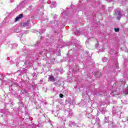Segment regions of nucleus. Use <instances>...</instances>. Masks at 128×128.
<instances>
[{"instance_id": "obj_1", "label": "nucleus", "mask_w": 128, "mask_h": 128, "mask_svg": "<svg viewBox=\"0 0 128 128\" xmlns=\"http://www.w3.org/2000/svg\"><path fill=\"white\" fill-rule=\"evenodd\" d=\"M21 26L22 28H26V26L27 28H30L32 24H30V22H26L24 23H22Z\"/></svg>"}, {"instance_id": "obj_2", "label": "nucleus", "mask_w": 128, "mask_h": 128, "mask_svg": "<svg viewBox=\"0 0 128 128\" xmlns=\"http://www.w3.org/2000/svg\"><path fill=\"white\" fill-rule=\"evenodd\" d=\"M115 16H116L118 20H120V18L122 16V14H120V12L115 10Z\"/></svg>"}, {"instance_id": "obj_3", "label": "nucleus", "mask_w": 128, "mask_h": 128, "mask_svg": "<svg viewBox=\"0 0 128 128\" xmlns=\"http://www.w3.org/2000/svg\"><path fill=\"white\" fill-rule=\"evenodd\" d=\"M22 16H24V14H19L18 16H17L16 18L15 22H18V20H20V18H22Z\"/></svg>"}, {"instance_id": "obj_4", "label": "nucleus", "mask_w": 128, "mask_h": 128, "mask_svg": "<svg viewBox=\"0 0 128 128\" xmlns=\"http://www.w3.org/2000/svg\"><path fill=\"white\" fill-rule=\"evenodd\" d=\"M56 2H52L50 6V8H56Z\"/></svg>"}, {"instance_id": "obj_5", "label": "nucleus", "mask_w": 128, "mask_h": 128, "mask_svg": "<svg viewBox=\"0 0 128 128\" xmlns=\"http://www.w3.org/2000/svg\"><path fill=\"white\" fill-rule=\"evenodd\" d=\"M48 81L49 82H54V76H49L48 78Z\"/></svg>"}, {"instance_id": "obj_6", "label": "nucleus", "mask_w": 128, "mask_h": 128, "mask_svg": "<svg viewBox=\"0 0 128 128\" xmlns=\"http://www.w3.org/2000/svg\"><path fill=\"white\" fill-rule=\"evenodd\" d=\"M101 73L100 72H98L95 74V76L99 77L100 76Z\"/></svg>"}, {"instance_id": "obj_7", "label": "nucleus", "mask_w": 128, "mask_h": 128, "mask_svg": "<svg viewBox=\"0 0 128 128\" xmlns=\"http://www.w3.org/2000/svg\"><path fill=\"white\" fill-rule=\"evenodd\" d=\"M69 124H70V126H75L76 123H74V122H70Z\"/></svg>"}, {"instance_id": "obj_8", "label": "nucleus", "mask_w": 128, "mask_h": 128, "mask_svg": "<svg viewBox=\"0 0 128 128\" xmlns=\"http://www.w3.org/2000/svg\"><path fill=\"white\" fill-rule=\"evenodd\" d=\"M102 60L104 62H106L108 60V58H104L103 59H102Z\"/></svg>"}, {"instance_id": "obj_9", "label": "nucleus", "mask_w": 128, "mask_h": 128, "mask_svg": "<svg viewBox=\"0 0 128 128\" xmlns=\"http://www.w3.org/2000/svg\"><path fill=\"white\" fill-rule=\"evenodd\" d=\"M114 30L116 32H120V28H114Z\"/></svg>"}, {"instance_id": "obj_10", "label": "nucleus", "mask_w": 128, "mask_h": 128, "mask_svg": "<svg viewBox=\"0 0 128 128\" xmlns=\"http://www.w3.org/2000/svg\"><path fill=\"white\" fill-rule=\"evenodd\" d=\"M68 114L70 116H72V112H68Z\"/></svg>"}, {"instance_id": "obj_11", "label": "nucleus", "mask_w": 128, "mask_h": 128, "mask_svg": "<svg viewBox=\"0 0 128 128\" xmlns=\"http://www.w3.org/2000/svg\"><path fill=\"white\" fill-rule=\"evenodd\" d=\"M60 98H64V95L62 94H60Z\"/></svg>"}, {"instance_id": "obj_12", "label": "nucleus", "mask_w": 128, "mask_h": 128, "mask_svg": "<svg viewBox=\"0 0 128 128\" xmlns=\"http://www.w3.org/2000/svg\"><path fill=\"white\" fill-rule=\"evenodd\" d=\"M125 94H128V89H126V90H125Z\"/></svg>"}, {"instance_id": "obj_13", "label": "nucleus", "mask_w": 128, "mask_h": 128, "mask_svg": "<svg viewBox=\"0 0 128 128\" xmlns=\"http://www.w3.org/2000/svg\"><path fill=\"white\" fill-rule=\"evenodd\" d=\"M120 68V67H118V66H116V68Z\"/></svg>"}, {"instance_id": "obj_14", "label": "nucleus", "mask_w": 128, "mask_h": 128, "mask_svg": "<svg viewBox=\"0 0 128 128\" xmlns=\"http://www.w3.org/2000/svg\"><path fill=\"white\" fill-rule=\"evenodd\" d=\"M16 46H18V44H16Z\"/></svg>"}, {"instance_id": "obj_15", "label": "nucleus", "mask_w": 128, "mask_h": 128, "mask_svg": "<svg viewBox=\"0 0 128 128\" xmlns=\"http://www.w3.org/2000/svg\"><path fill=\"white\" fill-rule=\"evenodd\" d=\"M97 120H98V118Z\"/></svg>"}, {"instance_id": "obj_16", "label": "nucleus", "mask_w": 128, "mask_h": 128, "mask_svg": "<svg viewBox=\"0 0 128 128\" xmlns=\"http://www.w3.org/2000/svg\"><path fill=\"white\" fill-rule=\"evenodd\" d=\"M48 4H50V3L48 2Z\"/></svg>"}]
</instances>
